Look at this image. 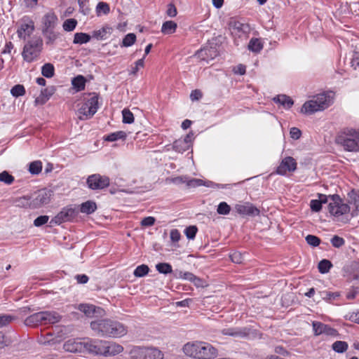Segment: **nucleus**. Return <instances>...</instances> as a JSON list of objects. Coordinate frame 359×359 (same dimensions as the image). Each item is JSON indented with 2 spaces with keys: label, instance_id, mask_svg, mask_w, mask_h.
Listing matches in <instances>:
<instances>
[{
  "label": "nucleus",
  "instance_id": "nucleus-1",
  "mask_svg": "<svg viewBox=\"0 0 359 359\" xmlns=\"http://www.w3.org/2000/svg\"><path fill=\"white\" fill-rule=\"evenodd\" d=\"M90 328L99 336L104 337H121L128 332L123 323L111 319H97L90 323Z\"/></svg>",
  "mask_w": 359,
  "mask_h": 359
},
{
  "label": "nucleus",
  "instance_id": "nucleus-2",
  "mask_svg": "<svg viewBox=\"0 0 359 359\" xmlns=\"http://www.w3.org/2000/svg\"><path fill=\"white\" fill-rule=\"evenodd\" d=\"M184 353L196 359H212L217 351L211 344L203 341L189 342L183 346Z\"/></svg>",
  "mask_w": 359,
  "mask_h": 359
},
{
  "label": "nucleus",
  "instance_id": "nucleus-3",
  "mask_svg": "<svg viewBox=\"0 0 359 359\" xmlns=\"http://www.w3.org/2000/svg\"><path fill=\"white\" fill-rule=\"evenodd\" d=\"M336 142L347 151L357 152L359 151V131L353 128H344L337 135Z\"/></svg>",
  "mask_w": 359,
  "mask_h": 359
},
{
  "label": "nucleus",
  "instance_id": "nucleus-4",
  "mask_svg": "<svg viewBox=\"0 0 359 359\" xmlns=\"http://www.w3.org/2000/svg\"><path fill=\"white\" fill-rule=\"evenodd\" d=\"M332 97L330 93H323L316 95L313 100L306 101L302 106L301 112L312 114L329 107L332 103Z\"/></svg>",
  "mask_w": 359,
  "mask_h": 359
},
{
  "label": "nucleus",
  "instance_id": "nucleus-5",
  "mask_svg": "<svg viewBox=\"0 0 359 359\" xmlns=\"http://www.w3.org/2000/svg\"><path fill=\"white\" fill-rule=\"evenodd\" d=\"M60 319L61 316L55 311H41L26 318L24 323L26 326L36 327L40 325L54 324Z\"/></svg>",
  "mask_w": 359,
  "mask_h": 359
},
{
  "label": "nucleus",
  "instance_id": "nucleus-6",
  "mask_svg": "<svg viewBox=\"0 0 359 359\" xmlns=\"http://www.w3.org/2000/svg\"><path fill=\"white\" fill-rule=\"evenodd\" d=\"M43 50V40L41 36H34L23 47L22 56L27 62L36 60Z\"/></svg>",
  "mask_w": 359,
  "mask_h": 359
},
{
  "label": "nucleus",
  "instance_id": "nucleus-7",
  "mask_svg": "<svg viewBox=\"0 0 359 359\" xmlns=\"http://www.w3.org/2000/svg\"><path fill=\"white\" fill-rule=\"evenodd\" d=\"M79 214V208L74 205H67L62 209L50 221V226L60 225L62 223L72 222Z\"/></svg>",
  "mask_w": 359,
  "mask_h": 359
},
{
  "label": "nucleus",
  "instance_id": "nucleus-8",
  "mask_svg": "<svg viewBox=\"0 0 359 359\" xmlns=\"http://www.w3.org/2000/svg\"><path fill=\"white\" fill-rule=\"evenodd\" d=\"M331 202L328 204L329 212L338 217L350 212V206L343 203L342 198L338 194L330 195Z\"/></svg>",
  "mask_w": 359,
  "mask_h": 359
},
{
  "label": "nucleus",
  "instance_id": "nucleus-9",
  "mask_svg": "<svg viewBox=\"0 0 359 359\" xmlns=\"http://www.w3.org/2000/svg\"><path fill=\"white\" fill-rule=\"evenodd\" d=\"M93 96L87 100L79 109V113L81 115L79 117L81 120L88 119L93 116L97 112L98 107L99 95L96 93H93Z\"/></svg>",
  "mask_w": 359,
  "mask_h": 359
},
{
  "label": "nucleus",
  "instance_id": "nucleus-10",
  "mask_svg": "<svg viewBox=\"0 0 359 359\" xmlns=\"http://www.w3.org/2000/svg\"><path fill=\"white\" fill-rule=\"evenodd\" d=\"M88 187L92 190H102L109 186L110 179L100 174H93L87 178Z\"/></svg>",
  "mask_w": 359,
  "mask_h": 359
},
{
  "label": "nucleus",
  "instance_id": "nucleus-11",
  "mask_svg": "<svg viewBox=\"0 0 359 359\" xmlns=\"http://www.w3.org/2000/svg\"><path fill=\"white\" fill-rule=\"evenodd\" d=\"M18 24V36L25 40L34 31V22L29 16L25 15L19 20Z\"/></svg>",
  "mask_w": 359,
  "mask_h": 359
},
{
  "label": "nucleus",
  "instance_id": "nucleus-12",
  "mask_svg": "<svg viewBox=\"0 0 359 359\" xmlns=\"http://www.w3.org/2000/svg\"><path fill=\"white\" fill-rule=\"evenodd\" d=\"M297 168V161L292 156H285L280 161L275 173L281 176H286L287 172H293Z\"/></svg>",
  "mask_w": 359,
  "mask_h": 359
},
{
  "label": "nucleus",
  "instance_id": "nucleus-13",
  "mask_svg": "<svg viewBox=\"0 0 359 359\" xmlns=\"http://www.w3.org/2000/svg\"><path fill=\"white\" fill-rule=\"evenodd\" d=\"M51 191L47 189H41L30 195L32 209L40 208L48 204L50 201Z\"/></svg>",
  "mask_w": 359,
  "mask_h": 359
},
{
  "label": "nucleus",
  "instance_id": "nucleus-14",
  "mask_svg": "<svg viewBox=\"0 0 359 359\" xmlns=\"http://www.w3.org/2000/svg\"><path fill=\"white\" fill-rule=\"evenodd\" d=\"M81 344H82V351H88L95 355H102L104 352V344L102 341L87 338L83 339Z\"/></svg>",
  "mask_w": 359,
  "mask_h": 359
},
{
  "label": "nucleus",
  "instance_id": "nucleus-15",
  "mask_svg": "<svg viewBox=\"0 0 359 359\" xmlns=\"http://www.w3.org/2000/svg\"><path fill=\"white\" fill-rule=\"evenodd\" d=\"M136 357L137 359H163V353L156 348H140Z\"/></svg>",
  "mask_w": 359,
  "mask_h": 359
},
{
  "label": "nucleus",
  "instance_id": "nucleus-16",
  "mask_svg": "<svg viewBox=\"0 0 359 359\" xmlns=\"http://www.w3.org/2000/svg\"><path fill=\"white\" fill-rule=\"evenodd\" d=\"M313 330L314 334L318 336L325 334L328 336H337L339 335L338 331L332 327L330 325L324 324L321 322L313 321L312 323Z\"/></svg>",
  "mask_w": 359,
  "mask_h": 359
},
{
  "label": "nucleus",
  "instance_id": "nucleus-17",
  "mask_svg": "<svg viewBox=\"0 0 359 359\" xmlns=\"http://www.w3.org/2000/svg\"><path fill=\"white\" fill-rule=\"evenodd\" d=\"M218 54V50L215 47L205 46L197 50L195 53V56H196L201 60L209 62L210 60L215 58Z\"/></svg>",
  "mask_w": 359,
  "mask_h": 359
},
{
  "label": "nucleus",
  "instance_id": "nucleus-18",
  "mask_svg": "<svg viewBox=\"0 0 359 359\" xmlns=\"http://www.w3.org/2000/svg\"><path fill=\"white\" fill-rule=\"evenodd\" d=\"M235 209L241 215L255 217L259 215L260 213V210L250 203L236 204Z\"/></svg>",
  "mask_w": 359,
  "mask_h": 359
},
{
  "label": "nucleus",
  "instance_id": "nucleus-19",
  "mask_svg": "<svg viewBox=\"0 0 359 359\" xmlns=\"http://www.w3.org/2000/svg\"><path fill=\"white\" fill-rule=\"evenodd\" d=\"M58 18L54 12H48L44 15L42 18V29H55L57 25Z\"/></svg>",
  "mask_w": 359,
  "mask_h": 359
},
{
  "label": "nucleus",
  "instance_id": "nucleus-20",
  "mask_svg": "<svg viewBox=\"0 0 359 359\" xmlns=\"http://www.w3.org/2000/svg\"><path fill=\"white\" fill-rule=\"evenodd\" d=\"M55 87L49 86L41 90L40 95L36 97V104H44L55 93Z\"/></svg>",
  "mask_w": 359,
  "mask_h": 359
},
{
  "label": "nucleus",
  "instance_id": "nucleus-21",
  "mask_svg": "<svg viewBox=\"0 0 359 359\" xmlns=\"http://www.w3.org/2000/svg\"><path fill=\"white\" fill-rule=\"evenodd\" d=\"M222 334L224 335L243 338L248 335V330H247L246 328L229 327L224 329L222 330Z\"/></svg>",
  "mask_w": 359,
  "mask_h": 359
},
{
  "label": "nucleus",
  "instance_id": "nucleus-22",
  "mask_svg": "<svg viewBox=\"0 0 359 359\" xmlns=\"http://www.w3.org/2000/svg\"><path fill=\"white\" fill-rule=\"evenodd\" d=\"M273 101L276 104H279L286 109H290L294 104L292 99L284 94L278 95L274 97Z\"/></svg>",
  "mask_w": 359,
  "mask_h": 359
},
{
  "label": "nucleus",
  "instance_id": "nucleus-23",
  "mask_svg": "<svg viewBox=\"0 0 359 359\" xmlns=\"http://www.w3.org/2000/svg\"><path fill=\"white\" fill-rule=\"evenodd\" d=\"M54 29H42V34L45 37L46 45H53L60 36V33L55 32Z\"/></svg>",
  "mask_w": 359,
  "mask_h": 359
},
{
  "label": "nucleus",
  "instance_id": "nucleus-24",
  "mask_svg": "<svg viewBox=\"0 0 359 359\" xmlns=\"http://www.w3.org/2000/svg\"><path fill=\"white\" fill-rule=\"evenodd\" d=\"M123 351V347L116 343H110L107 346L104 345V352L102 355H114L121 353Z\"/></svg>",
  "mask_w": 359,
  "mask_h": 359
},
{
  "label": "nucleus",
  "instance_id": "nucleus-25",
  "mask_svg": "<svg viewBox=\"0 0 359 359\" xmlns=\"http://www.w3.org/2000/svg\"><path fill=\"white\" fill-rule=\"evenodd\" d=\"M97 210L96 203L93 201H87L80 205L79 212L90 215Z\"/></svg>",
  "mask_w": 359,
  "mask_h": 359
},
{
  "label": "nucleus",
  "instance_id": "nucleus-26",
  "mask_svg": "<svg viewBox=\"0 0 359 359\" xmlns=\"http://www.w3.org/2000/svg\"><path fill=\"white\" fill-rule=\"evenodd\" d=\"M111 27L108 25L103 26L98 30H94L92 33V37L97 40H104L107 39V34L111 33Z\"/></svg>",
  "mask_w": 359,
  "mask_h": 359
},
{
  "label": "nucleus",
  "instance_id": "nucleus-27",
  "mask_svg": "<svg viewBox=\"0 0 359 359\" xmlns=\"http://www.w3.org/2000/svg\"><path fill=\"white\" fill-rule=\"evenodd\" d=\"M86 79L83 75H78L72 79V84L73 88L77 92L82 91L85 89Z\"/></svg>",
  "mask_w": 359,
  "mask_h": 359
},
{
  "label": "nucleus",
  "instance_id": "nucleus-28",
  "mask_svg": "<svg viewBox=\"0 0 359 359\" xmlns=\"http://www.w3.org/2000/svg\"><path fill=\"white\" fill-rule=\"evenodd\" d=\"M127 137L126 132L119 130L114 133H111L107 135H104L103 139L107 142H114L118 140H125Z\"/></svg>",
  "mask_w": 359,
  "mask_h": 359
},
{
  "label": "nucleus",
  "instance_id": "nucleus-29",
  "mask_svg": "<svg viewBox=\"0 0 359 359\" xmlns=\"http://www.w3.org/2000/svg\"><path fill=\"white\" fill-rule=\"evenodd\" d=\"M248 49L255 53H259L263 49V43L257 38H252L248 46Z\"/></svg>",
  "mask_w": 359,
  "mask_h": 359
},
{
  "label": "nucleus",
  "instance_id": "nucleus-30",
  "mask_svg": "<svg viewBox=\"0 0 359 359\" xmlns=\"http://www.w3.org/2000/svg\"><path fill=\"white\" fill-rule=\"evenodd\" d=\"M15 205L19 208L32 209L30 195L24 196L16 198L15 200Z\"/></svg>",
  "mask_w": 359,
  "mask_h": 359
},
{
  "label": "nucleus",
  "instance_id": "nucleus-31",
  "mask_svg": "<svg viewBox=\"0 0 359 359\" xmlns=\"http://www.w3.org/2000/svg\"><path fill=\"white\" fill-rule=\"evenodd\" d=\"M177 27V23L174 21H165L162 25L161 32L165 34H171L175 32Z\"/></svg>",
  "mask_w": 359,
  "mask_h": 359
},
{
  "label": "nucleus",
  "instance_id": "nucleus-32",
  "mask_svg": "<svg viewBox=\"0 0 359 359\" xmlns=\"http://www.w3.org/2000/svg\"><path fill=\"white\" fill-rule=\"evenodd\" d=\"M91 36L83 32H77L74 34L73 43L74 44H83L90 41Z\"/></svg>",
  "mask_w": 359,
  "mask_h": 359
},
{
  "label": "nucleus",
  "instance_id": "nucleus-33",
  "mask_svg": "<svg viewBox=\"0 0 359 359\" xmlns=\"http://www.w3.org/2000/svg\"><path fill=\"white\" fill-rule=\"evenodd\" d=\"M64 348L66 351L69 352H81L82 351V344H81V341H68L64 344Z\"/></svg>",
  "mask_w": 359,
  "mask_h": 359
},
{
  "label": "nucleus",
  "instance_id": "nucleus-34",
  "mask_svg": "<svg viewBox=\"0 0 359 359\" xmlns=\"http://www.w3.org/2000/svg\"><path fill=\"white\" fill-rule=\"evenodd\" d=\"M172 149L178 153H183L187 151L189 147L184 140L178 139L173 142Z\"/></svg>",
  "mask_w": 359,
  "mask_h": 359
},
{
  "label": "nucleus",
  "instance_id": "nucleus-35",
  "mask_svg": "<svg viewBox=\"0 0 359 359\" xmlns=\"http://www.w3.org/2000/svg\"><path fill=\"white\" fill-rule=\"evenodd\" d=\"M79 310L83 312L86 316L92 317L95 313L96 307L92 304H81L78 307Z\"/></svg>",
  "mask_w": 359,
  "mask_h": 359
},
{
  "label": "nucleus",
  "instance_id": "nucleus-36",
  "mask_svg": "<svg viewBox=\"0 0 359 359\" xmlns=\"http://www.w3.org/2000/svg\"><path fill=\"white\" fill-rule=\"evenodd\" d=\"M41 74L48 79L52 78L55 74V67L51 63H46L41 67Z\"/></svg>",
  "mask_w": 359,
  "mask_h": 359
},
{
  "label": "nucleus",
  "instance_id": "nucleus-37",
  "mask_svg": "<svg viewBox=\"0 0 359 359\" xmlns=\"http://www.w3.org/2000/svg\"><path fill=\"white\" fill-rule=\"evenodd\" d=\"M332 348L335 352L342 353L347 351L348 345L344 341H336L332 344Z\"/></svg>",
  "mask_w": 359,
  "mask_h": 359
},
{
  "label": "nucleus",
  "instance_id": "nucleus-38",
  "mask_svg": "<svg viewBox=\"0 0 359 359\" xmlns=\"http://www.w3.org/2000/svg\"><path fill=\"white\" fill-rule=\"evenodd\" d=\"M332 266L330 260L324 259L319 262L318 269L320 273L324 274L328 273Z\"/></svg>",
  "mask_w": 359,
  "mask_h": 359
},
{
  "label": "nucleus",
  "instance_id": "nucleus-39",
  "mask_svg": "<svg viewBox=\"0 0 359 359\" xmlns=\"http://www.w3.org/2000/svg\"><path fill=\"white\" fill-rule=\"evenodd\" d=\"M95 11L97 16L107 15L110 12L109 5L107 2L100 1L97 4Z\"/></svg>",
  "mask_w": 359,
  "mask_h": 359
},
{
  "label": "nucleus",
  "instance_id": "nucleus-40",
  "mask_svg": "<svg viewBox=\"0 0 359 359\" xmlns=\"http://www.w3.org/2000/svg\"><path fill=\"white\" fill-rule=\"evenodd\" d=\"M149 272V268L146 264L137 266L133 271V275L137 278H142L147 275Z\"/></svg>",
  "mask_w": 359,
  "mask_h": 359
},
{
  "label": "nucleus",
  "instance_id": "nucleus-41",
  "mask_svg": "<svg viewBox=\"0 0 359 359\" xmlns=\"http://www.w3.org/2000/svg\"><path fill=\"white\" fill-rule=\"evenodd\" d=\"M156 269L160 273H163L165 275L171 273L172 272V266L169 263H158L156 265Z\"/></svg>",
  "mask_w": 359,
  "mask_h": 359
},
{
  "label": "nucleus",
  "instance_id": "nucleus-42",
  "mask_svg": "<svg viewBox=\"0 0 359 359\" xmlns=\"http://www.w3.org/2000/svg\"><path fill=\"white\" fill-rule=\"evenodd\" d=\"M136 41V35L134 33H129L126 34L121 44V47H130L133 46Z\"/></svg>",
  "mask_w": 359,
  "mask_h": 359
},
{
  "label": "nucleus",
  "instance_id": "nucleus-43",
  "mask_svg": "<svg viewBox=\"0 0 359 359\" xmlns=\"http://www.w3.org/2000/svg\"><path fill=\"white\" fill-rule=\"evenodd\" d=\"M42 170V163L40 161L31 162L29 166V172L32 175H39Z\"/></svg>",
  "mask_w": 359,
  "mask_h": 359
},
{
  "label": "nucleus",
  "instance_id": "nucleus-44",
  "mask_svg": "<svg viewBox=\"0 0 359 359\" xmlns=\"http://www.w3.org/2000/svg\"><path fill=\"white\" fill-rule=\"evenodd\" d=\"M16 317L10 314H3L0 316V328L8 326Z\"/></svg>",
  "mask_w": 359,
  "mask_h": 359
},
{
  "label": "nucleus",
  "instance_id": "nucleus-45",
  "mask_svg": "<svg viewBox=\"0 0 359 359\" xmlns=\"http://www.w3.org/2000/svg\"><path fill=\"white\" fill-rule=\"evenodd\" d=\"M25 93V88L21 84H17L11 89V94L15 97L22 96Z\"/></svg>",
  "mask_w": 359,
  "mask_h": 359
},
{
  "label": "nucleus",
  "instance_id": "nucleus-46",
  "mask_svg": "<svg viewBox=\"0 0 359 359\" xmlns=\"http://www.w3.org/2000/svg\"><path fill=\"white\" fill-rule=\"evenodd\" d=\"M77 25V20L74 18L66 20L62 25V27L66 32L73 31Z\"/></svg>",
  "mask_w": 359,
  "mask_h": 359
},
{
  "label": "nucleus",
  "instance_id": "nucleus-47",
  "mask_svg": "<svg viewBox=\"0 0 359 359\" xmlns=\"http://www.w3.org/2000/svg\"><path fill=\"white\" fill-rule=\"evenodd\" d=\"M14 177L8 171L4 170L0 173V182L10 185L14 182Z\"/></svg>",
  "mask_w": 359,
  "mask_h": 359
},
{
  "label": "nucleus",
  "instance_id": "nucleus-48",
  "mask_svg": "<svg viewBox=\"0 0 359 359\" xmlns=\"http://www.w3.org/2000/svg\"><path fill=\"white\" fill-rule=\"evenodd\" d=\"M122 115H123V123L130 124L134 122V116L133 114L128 109H124L122 111Z\"/></svg>",
  "mask_w": 359,
  "mask_h": 359
},
{
  "label": "nucleus",
  "instance_id": "nucleus-49",
  "mask_svg": "<svg viewBox=\"0 0 359 359\" xmlns=\"http://www.w3.org/2000/svg\"><path fill=\"white\" fill-rule=\"evenodd\" d=\"M233 28L238 30L239 32H241L245 34L249 33L250 29L248 24L242 23L238 21L234 22Z\"/></svg>",
  "mask_w": 359,
  "mask_h": 359
},
{
  "label": "nucleus",
  "instance_id": "nucleus-50",
  "mask_svg": "<svg viewBox=\"0 0 359 359\" xmlns=\"http://www.w3.org/2000/svg\"><path fill=\"white\" fill-rule=\"evenodd\" d=\"M231 211V207L226 202H221L217 205V212L219 215H226Z\"/></svg>",
  "mask_w": 359,
  "mask_h": 359
},
{
  "label": "nucleus",
  "instance_id": "nucleus-51",
  "mask_svg": "<svg viewBox=\"0 0 359 359\" xmlns=\"http://www.w3.org/2000/svg\"><path fill=\"white\" fill-rule=\"evenodd\" d=\"M349 197V203L353 204L356 208H359V193L355 190H352L348 194Z\"/></svg>",
  "mask_w": 359,
  "mask_h": 359
},
{
  "label": "nucleus",
  "instance_id": "nucleus-52",
  "mask_svg": "<svg viewBox=\"0 0 359 359\" xmlns=\"http://www.w3.org/2000/svg\"><path fill=\"white\" fill-rule=\"evenodd\" d=\"M305 240L306 243L312 247L318 246L321 242V240L318 236L311 234L307 235Z\"/></svg>",
  "mask_w": 359,
  "mask_h": 359
},
{
  "label": "nucleus",
  "instance_id": "nucleus-53",
  "mask_svg": "<svg viewBox=\"0 0 359 359\" xmlns=\"http://www.w3.org/2000/svg\"><path fill=\"white\" fill-rule=\"evenodd\" d=\"M321 297L323 299L331 302L332 300L337 299L340 294L339 292H327L324 291L320 292Z\"/></svg>",
  "mask_w": 359,
  "mask_h": 359
},
{
  "label": "nucleus",
  "instance_id": "nucleus-54",
  "mask_svg": "<svg viewBox=\"0 0 359 359\" xmlns=\"http://www.w3.org/2000/svg\"><path fill=\"white\" fill-rule=\"evenodd\" d=\"M330 243L333 247L339 248L345 244V240L342 237L334 235L330 239Z\"/></svg>",
  "mask_w": 359,
  "mask_h": 359
},
{
  "label": "nucleus",
  "instance_id": "nucleus-55",
  "mask_svg": "<svg viewBox=\"0 0 359 359\" xmlns=\"http://www.w3.org/2000/svg\"><path fill=\"white\" fill-rule=\"evenodd\" d=\"M198 228L196 226H189L184 230V233L188 239H194L196 237Z\"/></svg>",
  "mask_w": 359,
  "mask_h": 359
},
{
  "label": "nucleus",
  "instance_id": "nucleus-56",
  "mask_svg": "<svg viewBox=\"0 0 359 359\" xmlns=\"http://www.w3.org/2000/svg\"><path fill=\"white\" fill-rule=\"evenodd\" d=\"M49 217L47 215H41L36 217L34 220V225L36 227H39L46 224L48 222Z\"/></svg>",
  "mask_w": 359,
  "mask_h": 359
},
{
  "label": "nucleus",
  "instance_id": "nucleus-57",
  "mask_svg": "<svg viewBox=\"0 0 359 359\" xmlns=\"http://www.w3.org/2000/svg\"><path fill=\"white\" fill-rule=\"evenodd\" d=\"M231 260L236 264H241L243 261V257L240 252L235 251L229 255Z\"/></svg>",
  "mask_w": 359,
  "mask_h": 359
},
{
  "label": "nucleus",
  "instance_id": "nucleus-58",
  "mask_svg": "<svg viewBox=\"0 0 359 359\" xmlns=\"http://www.w3.org/2000/svg\"><path fill=\"white\" fill-rule=\"evenodd\" d=\"M145 56L142 58L137 60L135 62V67H133L130 71V74H136L140 67H143L144 65Z\"/></svg>",
  "mask_w": 359,
  "mask_h": 359
},
{
  "label": "nucleus",
  "instance_id": "nucleus-59",
  "mask_svg": "<svg viewBox=\"0 0 359 359\" xmlns=\"http://www.w3.org/2000/svg\"><path fill=\"white\" fill-rule=\"evenodd\" d=\"M13 340L0 332V348L10 345Z\"/></svg>",
  "mask_w": 359,
  "mask_h": 359
},
{
  "label": "nucleus",
  "instance_id": "nucleus-60",
  "mask_svg": "<svg viewBox=\"0 0 359 359\" xmlns=\"http://www.w3.org/2000/svg\"><path fill=\"white\" fill-rule=\"evenodd\" d=\"M186 183L187 186L189 187H197L204 184L203 181L202 180L195 178L189 180L187 179Z\"/></svg>",
  "mask_w": 359,
  "mask_h": 359
},
{
  "label": "nucleus",
  "instance_id": "nucleus-61",
  "mask_svg": "<svg viewBox=\"0 0 359 359\" xmlns=\"http://www.w3.org/2000/svg\"><path fill=\"white\" fill-rule=\"evenodd\" d=\"M311 211L318 212L322 210V205L318 199L311 200L310 202Z\"/></svg>",
  "mask_w": 359,
  "mask_h": 359
},
{
  "label": "nucleus",
  "instance_id": "nucleus-62",
  "mask_svg": "<svg viewBox=\"0 0 359 359\" xmlns=\"http://www.w3.org/2000/svg\"><path fill=\"white\" fill-rule=\"evenodd\" d=\"M156 219L154 217H146L140 222L142 226H151L154 224Z\"/></svg>",
  "mask_w": 359,
  "mask_h": 359
},
{
  "label": "nucleus",
  "instance_id": "nucleus-63",
  "mask_svg": "<svg viewBox=\"0 0 359 359\" xmlns=\"http://www.w3.org/2000/svg\"><path fill=\"white\" fill-rule=\"evenodd\" d=\"M79 11L84 15H88L90 13L91 9L89 6V3L79 4Z\"/></svg>",
  "mask_w": 359,
  "mask_h": 359
},
{
  "label": "nucleus",
  "instance_id": "nucleus-64",
  "mask_svg": "<svg viewBox=\"0 0 359 359\" xmlns=\"http://www.w3.org/2000/svg\"><path fill=\"white\" fill-rule=\"evenodd\" d=\"M166 13L170 18H174L177 15V8L173 4H169L168 5V9L166 11Z\"/></svg>",
  "mask_w": 359,
  "mask_h": 359
}]
</instances>
